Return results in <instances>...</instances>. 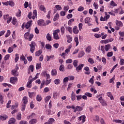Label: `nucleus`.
<instances>
[{"label": "nucleus", "instance_id": "nucleus-1", "mask_svg": "<svg viewBox=\"0 0 124 124\" xmlns=\"http://www.w3.org/2000/svg\"><path fill=\"white\" fill-rule=\"evenodd\" d=\"M32 15V13L31 12H30L28 15V17L30 20L31 19V18L33 20H34L35 18H37V11L36 10H34L33 11V16H31Z\"/></svg>", "mask_w": 124, "mask_h": 124}, {"label": "nucleus", "instance_id": "nucleus-2", "mask_svg": "<svg viewBox=\"0 0 124 124\" xmlns=\"http://www.w3.org/2000/svg\"><path fill=\"white\" fill-rule=\"evenodd\" d=\"M72 108L74 110V112L75 113L76 112H80L83 110V108L79 106H77L75 108L74 105H72Z\"/></svg>", "mask_w": 124, "mask_h": 124}, {"label": "nucleus", "instance_id": "nucleus-3", "mask_svg": "<svg viewBox=\"0 0 124 124\" xmlns=\"http://www.w3.org/2000/svg\"><path fill=\"white\" fill-rule=\"evenodd\" d=\"M60 29L53 31V37L54 39H56V40L60 39V36H59V34H58L59 32H60Z\"/></svg>", "mask_w": 124, "mask_h": 124}, {"label": "nucleus", "instance_id": "nucleus-4", "mask_svg": "<svg viewBox=\"0 0 124 124\" xmlns=\"http://www.w3.org/2000/svg\"><path fill=\"white\" fill-rule=\"evenodd\" d=\"M31 47L30 51L31 53H33L34 52V50H35V43L34 42H31V44L30 45Z\"/></svg>", "mask_w": 124, "mask_h": 124}, {"label": "nucleus", "instance_id": "nucleus-5", "mask_svg": "<svg viewBox=\"0 0 124 124\" xmlns=\"http://www.w3.org/2000/svg\"><path fill=\"white\" fill-rule=\"evenodd\" d=\"M19 69L18 67H16L14 70L12 71V74L14 75V76H19V72H18L17 70Z\"/></svg>", "mask_w": 124, "mask_h": 124}, {"label": "nucleus", "instance_id": "nucleus-6", "mask_svg": "<svg viewBox=\"0 0 124 124\" xmlns=\"http://www.w3.org/2000/svg\"><path fill=\"white\" fill-rule=\"evenodd\" d=\"M78 121L81 122L82 121V123L84 124V122H86V116L85 115H81L80 117H78Z\"/></svg>", "mask_w": 124, "mask_h": 124}, {"label": "nucleus", "instance_id": "nucleus-7", "mask_svg": "<svg viewBox=\"0 0 124 124\" xmlns=\"http://www.w3.org/2000/svg\"><path fill=\"white\" fill-rule=\"evenodd\" d=\"M37 23L38 26H41V27L46 26V23H45V22L43 20V19H40L38 20Z\"/></svg>", "mask_w": 124, "mask_h": 124}, {"label": "nucleus", "instance_id": "nucleus-8", "mask_svg": "<svg viewBox=\"0 0 124 124\" xmlns=\"http://www.w3.org/2000/svg\"><path fill=\"white\" fill-rule=\"evenodd\" d=\"M97 49L98 51H101V52L103 53V54H105V47L104 46H99L97 47Z\"/></svg>", "mask_w": 124, "mask_h": 124}, {"label": "nucleus", "instance_id": "nucleus-9", "mask_svg": "<svg viewBox=\"0 0 124 124\" xmlns=\"http://www.w3.org/2000/svg\"><path fill=\"white\" fill-rule=\"evenodd\" d=\"M32 25V20H30L26 23L25 25V28L28 30V29H30L31 27V25Z\"/></svg>", "mask_w": 124, "mask_h": 124}, {"label": "nucleus", "instance_id": "nucleus-10", "mask_svg": "<svg viewBox=\"0 0 124 124\" xmlns=\"http://www.w3.org/2000/svg\"><path fill=\"white\" fill-rule=\"evenodd\" d=\"M8 119V116L6 114H2L0 116V120L1 121H6Z\"/></svg>", "mask_w": 124, "mask_h": 124}, {"label": "nucleus", "instance_id": "nucleus-11", "mask_svg": "<svg viewBox=\"0 0 124 124\" xmlns=\"http://www.w3.org/2000/svg\"><path fill=\"white\" fill-rule=\"evenodd\" d=\"M18 81V78H11L10 79V81L11 84H16Z\"/></svg>", "mask_w": 124, "mask_h": 124}, {"label": "nucleus", "instance_id": "nucleus-12", "mask_svg": "<svg viewBox=\"0 0 124 124\" xmlns=\"http://www.w3.org/2000/svg\"><path fill=\"white\" fill-rule=\"evenodd\" d=\"M73 31L74 34H78L79 33V30L77 26H75L73 29Z\"/></svg>", "mask_w": 124, "mask_h": 124}, {"label": "nucleus", "instance_id": "nucleus-13", "mask_svg": "<svg viewBox=\"0 0 124 124\" xmlns=\"http://www.w3.org/2000/svg\"><path fill=\"white\" fill-rule=\"evenodd\" d=\"M84 67V64H80L78 66L76 67V70L77 72H79L80 70H82V69Z\"/></svg>", "mask_w": 124, "mask_h": 124}, {"label": "nucleus", "instance_id": "nucleus-14", "mask_svg": "<svg viewBox=\"0 0 124 124\" xmlns=\"http://www.w3.org/2000/svg\"><path fill=\"white\" fill-rule=\"evenodd\" d=\"M113 41H114V38H110V39L104 40L103 41V43H104V44H107V43H109L110 42H113Z\"/></svg>", "mask_w": 124, "mask_h": 124}, {"label": "nucleus", "instance_id": "nucleus-15", "mask_svg": "<svg viewBox=\"0 0 124 124\" xmlns=\"http://www.w3.org/2000/svg\"><path fill=\"white\" fill-rule=\"evenodd\" d=\"M53 60H55V56L54 55H46V61L47 62H49V61H53Z\"/></svg>", "mask_w": 124, "mask_h": 124}, {"label": "nucleus", "instance_id": "nucleus-16", "mask_svg": "<svg viewBox=\"0 0 124 124\" xmlns=\"http://www.w3.org/2000/svg\"><path fill=\"white\" fill-rule=\"evenodd\" d=\"M16 123V119L14 118H11L8 122V124H15Z\"/></svg>", "mask_w": 124, "mask_h": 124}, {"label": "nucleus", "instance_id": "nucleus-17", "mask_svg": "<svg viewBox=\"0 0 124 124\" xmlns=\"http://www.w3.org/2000/svg\"><path fill=\"white\" fill-rule=\"evenodd\" d=\"M84 70L86 71L84 72L85 74H86V75H90L91 72L90 71V68H89V67H85Z\"/></svg>", "mask_w": 124, "mask_h": 124}, {"label": "nucleus", "instance_id": "nucleus-18", "mask_svg": "<svg viewBox=\"0 0 124 124\" xmlns=\"http://www.w3.org/2000/svg\"><path fill=\"white\" fill-rule=\"evenodd\" d=\"M53 123H55V119L49 118L48 122L45 123V124H53Z\"/></svg>", "mask_w": 124, "mask_h": 124}, {"label": "nucleus", "instance_id": "nucleus-19", "mask_svg": "<svg viewBox=\"0 0 124 124\" xmlns=\"http://www.w3.org/2000/svg\"><path fill=\"white\" fill-rule=\"evenodd\" d=\"M66 37L67 39L68 43H71V42L72 41V37H71L70 35L67 34L66 35Z\"/></svg>", "mask_w": 124, "mask_h": 124}, {"label": "nucleus", "instance_id": "nucleus-20", "mask_svg": "<svg viewBox=\"0 0 124 124\" xmlns=\"http://www.w3.org/2000/svg\"><path fill=\"white\" fill-rule=\"evenodd\" d=\"M51 74L52 76H57V74H58V72H57V70L52 69L51 71Z\"/></svg>", "mask_w": 124, "mask_h": 124}, {"label": "nucleus", "instance_id": "nucleus-21", "mask_svg": "<svg viewBox=\"0 0 124 124\" xmlns=\"http://www.w3.org/2000/svg\"><path fill=\"white\" fill-rule=\"evenodd\" d=\"M109 49H111V45L108 44L105 46V51L108 52Z\"/></svg>", "mask_w": 124, "mask_h": 124}, {"label": "nucleus", "instance_id": "nucleus-22", "mask_svg": "<svg viewBox=\"0 0 124 124\" xmlns=\"http://www.w3.org/2000/svg\"><path fill=\"white\" fill-rule=\"evenodd\" d=\"M39 9L41 11H43L44 13H46V8L44 6V5H41V6H40Z\"/></svg>", "mask_w": 124, "mask_h": 124}, {"label": "nucleus", "instance_id": "nucleus-23", "mask_svg": "<svg viewBox=\"0 0 124 124\" xmlns=\"http://www.w3.org/2000/svg\"><path fill=\"white\" fill-rule=\"evenodd\" d=\"M36 99L37 101L38 102H40L42 100V97L41 96V95L40 94H38L36 96Z\"/></svg>", "mask_w": 124, "mask_h": 124}, {"label": "nucleus", "instance_id": "nucleus-24", "mask_svg": "<svg viewBox=\"0 0 124 124\" xmlns=\"http://www.w3.org/2000/svg\"><path fill=\"white\" fill-rule=\"evenodd\" d=\"M116 24L118 27H123V22L121 21L116 20Z\"/></svg>", "mask_w": 124, "mask_h": 124}, {"label": "nucleus", "instance_id": "nucleus-25", "mask_svg": "<svg viewBox=\"0 0 124 124\" xmlns=\"http://www.w3.org/2000/svg\"><path fill=\"white\" fill-rule=\"evenodd\" d=\"M59 18H60V15L59 14V13L56 14V15H55L53 18L54 22L57 21V20H59Z\"/></svg>", "mask_w": 124, "mask_h": 124}, {"label": "nucleus", "instance_id": "nucleus-26", "mask_svg": "<svg viewBox=\"0 0 124 124\" xmlns=\"http://www.w3.org/2000/svg\"><path fill=\"white\" fill-rule=\"evenodd\" d=\"M36 93L35 92H29V96L30 98H31L32 96H35Z\"/></svg>", "mask_w": 124, "mask_h": 124}, {"label": "nucleus", "instance_id": "nucleus-27", "mask_svg": "<svg viewBox=\"0 0 124 124\" xmlns=\"http://www.w3.org/2000/svg\"><path fill=\"white\" fill-rule=\"evenodd\" d=\"M107 94L108 96L110 98L111 100H114V97L113 96V95H112L111 92H108Z\"/></svg>", "mask_w": 124, "mask_h": 124}, {"label": "nucleus", "instance_id": "nucleus-28", "mask_svg": "<svg viewBox=\"0 0 124 124\" xmlns=\"http://www.w3.org/2000/svg\"><path fill=\"white\" fill-rule=\"evenodd\" d=\"M84 22L85 24H89V23H91V22H92V19L90 17H86L84 19Z\"/></svg>", "mask_w": 124, "mask_h": 124}, {"label": "nucleus", "instance_id": "nucleus-29", "mask_svg": "<svg viewBox=\"0 0 124 124\" xmlns=\"http://www.w3.org/2000/svg\"><path fill=\"white\" fill-rule=\"evenodd\" d=\"M23 104H27L28 103V97L27 96H24L22 99Z\"/></svg>", "mask_w": 124, "mask_h": 124}, {"label": "nucleus", "instance_id": "nucleus-30", "mask_svg": "<svg viewBox=\"0 0 124 124\" xmlns=\"http://www.w3.org/2000/svg\"><path fill=\"white\" fill-rule=\"evenodd\" d=\"M66 29V31H69V32H70V33H71V34H72V27H70V26H68L66 27L65 28Z\"/></svg>", "mask_w": 124, "mask_h": 124}, {"label": "nucleus", "instance_id": "nucleus-31", "mask_svg": "<svg viewBox=\"0 0 124 124\" xmlns=\"http://www.w3.org/2000/svg\"><path fill=\"white\" fill-rule=\"evenodd\" d=\"M20 60H21L22 61H23L24 62V64H27V63H28V61L27 60V59L25 58V56L23 55L21 56L20 57Z\"/></svg>", "mask_w": 124, "mask_h": 124}, {"label": "nucleus", "instance_id": "nucleus-32", "mask_svg": "<svg viewBox=\"0 0 124 124\" xmlns=\"http://www.w3.org/2000/svg\"><path fill=\"white\" fill-rule=\"evenodd\" d=\"M88 62H89V63H90V64L93 65L94 63V60L92 58H89L88 60Z\"/></svg>", "mask_w": 124, "mask_h": 124}, {"label": "nucleus", "instance_id": "nucleus-33", "mask_svg": "<svg viewBox=\"0 0 124 124\" xmlns=\"http://www.w3.org/2000/svg\"><path fill=\"white\" fill-rule=\"evenodd\" d=\"M33 118H35V113H32L31 115L27 116L28 120H30V119H32Z\"/></svg>", "mask_w": 124, "mask_h": 124}, {"label": "nucleus", "instance_id": "nucleus-34", "mask_svg": "<svg viewBox=\"0 0 124 124\" xmlns=\"http://www.w3.org/2000/svg\"><path fill=\"white\" fill-rule=\"evenodd\" d=\"M36 123H37V120L35 119H32L31 120L29 121V123L30 124H36Z\"/></svg>", "mask_w": 124, "mask_h": 124}, {"label": "nucleus", "instance_id": "nucleus-35", "mask_svg": "<svg viewBox=\"0 0 124 124\" xmlns=\"http://www.w3.org/2000/svg\"><path fill=\"white\" fill-rule=\"evenodd\" d=\"M34 68V66H33V65H30L29 67L28 73H30V71H31V72H32L33 71Z\"/></svg>", "mask_w": 124, "mask_h": 124}, {"label": "nucleus", "instance_id": "nucleus-36", "mask_svg": "<svg viewBox=\"0 0 124 124\" xmlns=\"http://www.w3.org/2000/svg\"><path fill=\"white\" fill-rule=\"evenodd\" d=\"M22 15V12H21V10H18V12L16 13V16L17 17V18L20 17V16Z\"/></svg>", "mask_w": 124, "mask_h": 124}, {"label": "nucleus", "instance_id": "nucleus-37", "mask_svg": "<svg viewBox=\"0 0 124 124\" xmlns=\"http://www.w3.org/2000/svg\"><path fill=\"white\" fill-rule=\"evenodd\" d=\"M42 74L43 75H46V79H50V78H51V77L50 76V74L46 73V72H45V71L43 72Z\"/></svg>", "mask_w": 124, "mask_h": 124}, {"label": "nucleus", "instance_id": "nucleus-38", "mask_svg": "<svg viewBox=\"0 0 124 124\" xmlns=\"http://www.w3.org/2000/svg\"><path fill=\"white\" fill-rule=\"evenodd\" d=\"M71 100H72V101H74V100L76 99V95L75 94H74V92H72L71 93Z\"/></svg>", "mask_w": 124, "mask_h": 124}, {"label": "nucleus", "instance_id": "nucleus-39", "mask_svg": "<svg viewBox=\"0 0 124 124\" xmlns=\"http://www.w3.org/2000/svg\"><path fill=\"white\" fill-rule=\"evenodd\" d=\"M54 83L55 85H60L61 83V80L59 78H57L54 80Z\"/></svg>", "mask_w": 124, "mask_h": 124}, {"label": "nucleus", "instance_id": "nucleus-40", "mask_svg": "<svg viewBox=\"0 0 124 124\" xmlns=\"http://www.w3.org/2000/svg\"><path fill=\"white\" fill-rule=\"evenodd\" d=\"M93 120L94 122H99V117L97 115H95L93 117Z\"/></svg>", "mask_w": 124, "mask_h": 124}, {"label": "nucleus", "instance_id": "nucleus-41", "mask_svg": "<svg viewBox=\"0 0 124 124\" xmlns=\"http://www.w3.org/2000/svg\"><path fill=\"white\" fill-rule=\"evenodd\" d=\"M60 31H61L62 35H63V34H64V31H65V28H64V27L62 26L61 28Z\"/></svg>", "mask_w": 124, "mask_h": 124}, {"label": "nucleus", "instance_id": "nucleus-42", "mask_svg": "<svg viewBox=\"0 0 124 124\" xmlns=\"http://www.w3.org/2000/svg\"><path fill=\"white\" fill-rule=\"evenodd\" d=\"M24 36L25 39H29V37L30 36V31L26 32Z\"/></svg>", "mask_w": 124, "mask_h": 124}, {"label": "nucleus", "instance_id": "nucleus-43", "mask_svg": "<svg viewBox=\"0 0 124 124\" xmlns=\"http://www.w3.org/2000/svg\"><path fill=\"white\" fill-rule=\"evenodd\" d=\"M91 50H92V47H91V46H89L86 48L85 51L87 54H90V53H91Z\"/></svg>", "mask_w": 124, "mask_h": 124}, {"label": "nucleus", "instance_id": "nucleus-44", "mask_svg": "<svg viewBox=\"0 0 124 124\" xmlns=\"http://www.w3.org/2000/svg\"><path fill=\"white\" fill-rule=\"evenodd\" d=\"M21 119L22 114H21V113L19 112L16 115V119L18 120V121H20Z\"/></svg>", "mask_w": 124, "mask_h": 124}, {"label": "nucleus", "instance_id": "nucleus-45", "mask_svg": "<svg viewBox=\"0 0 124 124\" xmlns=\"http://www.w3.org/2000/svg\"><path fill=\"white\" fill-rule=\"evenodd\" d=\"M83 56H85V52L84 51H81L78 53V58H82Z\"/></svg>", "mask_w": 124, "mask_h": 124}, {"label": "nucleus", "instance_id": "nucleus-46", "mask_svg": "<svg viewBox=\"0 0 124 124\" xmlns=\"http://www.w3.org/2000/svg\"><path fill=\"white\" fill-rule=\"evenodd\" d=\"M46 37L47 40H48V41H51V40H52V37L51 36V35H50L49 33H48L46 34Z\"/></svg>", "mask_w": 124, "mask_h": 124}, {"label": "nucleus", "instance_id": "nucleus-47", "mask_svg": "<svg viewBox=\"0 0 124 124\" xmlns=\"http://www.w3.org/2000/svg\"><path fill=\"white\" fill-rule=\"evenodd\" d=\"M46 48L47 50H51L52 49V46L49 44H46Z\"/></svg>", "mask_w": 124, "mask_h": 124}, {"label": "nucleus", "instance_id": "nucleus-48", "mask_svg": "<svg viewBox=\"0 0 124 124\" xmlns=\"http://www.w3.org/2000/svg\"><path fill=\"white\" fill-rule=\"evenodd\" d=\"M73 64L74 66H75V67H77V66H78V60H74Z\"/></svg>", "mask_w": 124, "mask_h": 124}, {"label": "nucleus", "instance_id": "nucleus-49", "mask_svg": "<svg viewBox=\"0 0 124 124\" xmlns=\"http://www.w3.org/2000/svg\"><path fill=\"white\" fill-rule=\"evenodd\" d=\"M41 68V63H38L36 64V69L38 70V69H40Z\"/></svg>", "mask_w": 124, "mask_h": 124}, {"label": "nucleus", "instance_id": "nucleus-50", "mask_svg": "<svg viewBox=\"0 0 124 124\" xmlns=\"http://www.w3.org/2000/svg\"><path fill=\"white\" fill-rule=\"evenodd\" d=\"M50 99H51V96H50V95L47 96L45 98V101L46 103H47V102H48L49 101V100H50Z\"/></svg>", "mask_w": 124, "mask_h": 124}, {"label": "nucleus", "instance_id": "nucleus-51", "mask_svg": "<svg viewBox=\"0 0 124 124\" xmlns=\"http://www.w3.org/2000/svg\"><path fill=\"white\" fill-rule=\"evenodd\" d=\"M0 102L1 104H3V95L0 93Z\"/></svg>", "mask_w": 124, "mask_h": 124}, {"label": "nucleus", "instance_id": "nucleus-52", "mask_svg": "<svg viewBox=\"0 0 124 124\" xmlns=\"http://www.w3.org/2000/svg\"><path fill=\"white\" fill-rule=\"evenodd\" d=\"M12 23L13 25H14L17 24V19L16 18V17H13Z\"/></svg>", "mask_w": 124, "mask_h": 124}, {"label": "nucleus", "instance_id": "nucleus-53", "mask_svg": "<svg viewBox=\"0 0 124 124\" xmlns=\"http://www.w3.org/2000/svg\"><path fill=\"white\" fill-rule=\"evenodd\" d=\"M42 54V50H38V51H36L35 53V56L37 57H39V56H40Z\"/></svg>", "mask_w": 124, "mask_h": 124}, {"label": "nucleus", "instance_id": "nucleus-54", "mask_svg": "<svg viewBox=\"0 0 124 124\" xmlns=\"http://www.w3.org/2000/svg\"><path fill=\"white\" fill-rule=\"evenodd\" d=\"M69 80L68 77H65L63 79V84H66V83H67V82H68Z\"/></svg>", "mask_w": 124, "mask_h": 124}, {"label": "nucleus", "instance_id": "nucleus-55", "mask_svg": "<svg viewBox=\"0 0 124 124\" xmlns=\"http://www.w3.org/2000/svg\"><path fill=\"white\" fill-rule=\"evenodd\" d=\"M9 5H10L12 7H13V6L15 5V4L14 3V1H13V0L9 1Z\"/></svg>", "mask_w": 124, "mask_h": 124}, {"label": "nucleus", "instance_id": "nucleus-56", "mask_svg": "<svg viewBox=\"0 0 124 124\" xmlns=\"http://www.w3.org/2000/svg\"><path fill=\"white\" fill-rule=\"evenodd\" d=\"M74 21H75L74 18H72V19H70L68 22V26H71V24H72V23H73V22H74Z\"/></svg>", "mask_w": 124, "mask_h": 124}, {"label": "nucleus", "instance_id": "nucleus-57", "mask_svg": "<svg viewBox=\"0 0 124 124\" xmlns=\"http://www.w3.org/2000/svg\"><path fill=\"white\" fill-rule=\"evenodd\" d=\"M74 41L76 42V46H78L79 44V41L78 40V37H76L74 38Z\"/></svg>", "mask_w": 124, "mask_h": 124}, {"label": "nucleus", "instance_id": "nucleus-58", "mask_svg": "<svg viewBox=\"0 0 124 124\" xmlns=\"http://www.w3.org/2000/svg\"><path fill=\"white\" fill-rule=\"evenodd\" d=\"M55 8H56L57 10L59 11H61L62 9V6L60 5H55Z\"/></svg>", "mask_w": 124, "mask_h": 124}, {"label": "nucleus", "instance_id": "nucleus-59", "mask_svg": "<svg viewBox=\"0 0 124 124\" xmlns=\"http://www.w3.org/2000/svg\"><path fill=\"white\" fill-rule=\"evenodd\" d=\"M19 54L16 53V58L15 59V62H18V61H19Z\"/></svg>", "mask_w": 124, "mask_h": 124}, {"label": "nucleus", "instance_id": "nucleus-60", "mask_svg": "<svg viewBox=\"0 0 124 124\" xmlns=\"http://www.w3.org/2000/svg\"><path fill=\"white\" fill-rule=\"evenodd\" d=\"M14 49V47H13V46L9 47L8 49V52L9 53H12V52H13Z\"/></svg>", "mask_w": 124, "mask_h": 124}, {"label": "nucleus", "instance_id": "nucleus-61", "mask_svg": "<svg viewBox=\"0 0 124 124\" xmlns=\"http://www.w3.org/2000/svg\"><path fill=\"white\" fill-rule=\"evenodd\" d=\"M100 102L103 106H106V105H107V104H106V101H105L104 99L101 100Z\"/></svg>", "mask_w": 124, "mask_h": 124}, {"label": "nucleus", "instance_id": "nucleus-62", "mask_svg": "<svg viewBox=\"0 0 124 124\" xmlns=\"http://www.w3.org/2000/svg\"><path fill=\"white\" fill-rule=\"evenodd\" d=\"M60 71H63L64 70V65L61 64L59 68Z\"/></svg>", "mask_w": 124, "mask_h": 124}, {"label": "nucleus", "instance_id": "nucleus-63", "mask_svg": "<svg viewBox=\"0 0 124 124\" xmlns=\"http://www.w3.org/2000/svg\"><path fill=\"white\" fill-rule=\"evenodd\" d=\"M107 56L108 57H112V56H113V52L112 51L108 52V53L107 54Z\"/></svg>", "mask_w": 124, "mask_h": 124}, {"label": "nucleus", "instance_id": "nucleus-64", "mask_svg": "<svg viewBox=\"0 0 124 124\" xmlns=\"http://www.w3.org/2000/svg\"><path fill=\"white\" fill-rule=\"evenodd\" d=\"M120 65H124V59H121L120 61Z\"/></svg>", "mask_w": 124, "mask_h": 124}]
</instances>
